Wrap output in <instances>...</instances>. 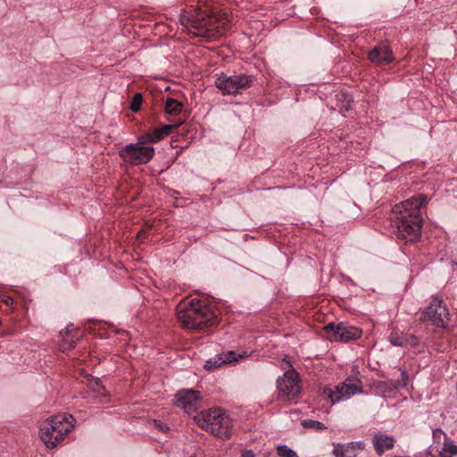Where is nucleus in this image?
Wrapping results in <instances>:
<instances>
[{
	"instance_id": "nucleus-23",
	"label": "nucleus",
	"mask_w": 457,
	"mask_h": 457,
	"mask_svg": "<svg viewBox=\"0 0 457 457\" xmlns=\"http://www.w3.org/2000/svg\"><path fill=\"white\" fill-rule=\"evenodd\" d=\"M388 340L395 346H404L408 345V338L401 337L397 333H392L389 336Z\"/></svg>"
},
{
	"instance_id": "nucleus-25",
	"label": "nucleus",
	"mask_w": 457,
	"mask_h": 457,
	"mask_svg": "<svg viewBox=\"0 0 457 457\" xmlns=\"http://www.w3.org/2000/svg\"><path fill=\"white\" fill-rule=\"evenodd\" d=\"M443 450L450 454L449 457H453L457 454V445L449 438L445 439Z\"/></svg>"
},
{
	"instance_id": "nucleus-6",
	"label": "nucleus",
	"mask_w": 457,
	"mask_h": 457,
	"mask_svg": "<svg viewBox=\"0 0 457 457\" xmlns=\"http://www.w3.org/2000/svg\"><path fill=\"white\" fill-rule=\"evenodd\" d=\"M145 143L142 140L135 144H128L119 151V154L125 162L132 165L148 163L154 155V148L144 145Z\"/></svg>"
},
{
	"instance_id": "nucleus-21",
	"label": "nucleus",
	"mask_w": 457,
	"mask_h": 457,
	"mask_svg": "<svg viewBox=\"0 0 457 457\" xmlns=\"http://www.w3.org/2000/svg\"><path fill=\"white\" fill-rule=\"evenodd\" d=\"M182 110V104L172 98H169L165 103V111L170 114H177Z\"/></svg>"
},
{
	"instance_id": "nucleus-12",
	"label": "nucleus",
	"mask_w": 457,
	"mask_h": 457,
	"mask_svg": "<svg viewBox=\"0 0 457 457\" xmlns=\"http://www.w3.org/2000/svg\"><path fill=\"white\" fill-rule=\"evenodd\" d=\"M201 399V394L194 389H183L175 395V404L184 411L190 412L195 411Z\"/></svg>"
},
{
	"instance_id": "nucleus-11",
	"label": "nucleus",
	"mask_w": 457,
	"mask_h": 457,
	"mask_svg": "<svg viewBox=\"0 0 457 457\" xmlns=\"http://www.w3.org/2000/svg\"><path fill=\"white\" fill-rule=\"evenodd\" d=\"M177 314H214L205 300L197 298L184 300L178 305Z\"/></svg>"
},
{
	"instance_id": "nucleus-16",
	"label": "nucleus",
	"mask_w": 457,
	"mask_h": 457,
	"mask_svg": "<svg viewBox=\"0 0 457 457\" xmlns=\"http://www.w3.org/2000/svg\"><path fill=\"white\" fill-rule=\"evenodd\" d=\"M179 124L163 125L160 128L154 129L151 132L145 133L141 136V140L146 143H157L170 135L173 129L179 127Z\"/></svg>"
},
{
	"instance_id": "nucleus-28",
	"label": "nucleus",
	"mask_w": 457,
	"mask_h": 457,
	"mask_svg": "<svg viewBox=\"0 0 457 457\" xmlns=\"http://www.w3.org/2000/svg\"><path fill=\"white\" fill-rule=\"evenodd\" d=\"M154 425L156 428H158L160 431H162V432H167L170 429L168 425L162 423L161 420H154Z\"/></svg>"
},
{
	"instance_id": "nucleus-1",
	"label": "nucleus",
	"mask_w": 457,
	"mask_h": 457,
	"mask_svg": "<svg viewBox=\"0 0 457 457\" xmlns=\"http://www.w3.org/2000/svg\"><path fill=\"white\" fill-rule=\"evenodd\" d=\"M428 202L424 195L412 196L392 209V221L396 228L398 239L414 243L421 236L422 218L420 208Z\"/></svg>"
},
{
	"instance_id": "nucleus-29",
	"label": "nucleus",
	"mask_w": 457,
	"mask_h": 457,
	"mask_svg": "<svg viewBox=\"0 0 457 457\" xmlns=\"http://www.w3.org/2000/svg\"><path fill=\"white\" fill-rule=\"evenodd\" d=\"M337 96H339V95H338ZM340 96L344 97V98H345V100L346 101V104H345L344 107H342V111H343V112H347V111H349V110L351 109V104H350V103H351V97H350V96H347V95H345V94H341V95H340Z\"/></svg>"
},
{
	"instance_id": "nucleus-14",
	"label": "nucleus",
	"mask_w": 457,
	"mask_h": 457,
	"mask_svg": "<svg viewBox=\"0 0 457 457\" xmlns=\"http://www.w3.org/2000/svg\"><path fill=\"white\" fill-rule=\"evenodd\" d=\"M245 355H246L245 352H244L242 353H238L235 351H228L226 353H222L220 354H218L214 357L208 359L205 361L204 368L206 370H214L216 368L222 366L223 364L230 363L232 361H237L238 359H241V358L245 357Z\"/></svg>"
},
{
	"instance_id": "nucleus-22",
	"label": "nucleus",
	"mask_w": 457,
	"mask_h": 457,
	"mask_svg": "<svg viewBox=\"0 0 457 457\" xmlns=\"http://www.w3.org/2000/svg\"><path fill=\"white\" fill-rule=\"evenodd\" d=\"M302 426L306 428H312L315 430H325L327 429V427L318 420H303L301 422Z\"/></svg>"
},
{
	"instance_id": "nucleus-18",
	"label": "nucleus",
	"mask_w": 457,
	"mask_h": 457,
	"mask_svg": "<svg viewBox=\"0 0 457 457\" xmlns=\"http://www.w3.org/2000/svg\"><path fill=\"white\" fill-rule=\"evenodd\" d=\"M422 314H449V309L445 302L439 296H432Z\"/></svg>"
},
{
	"instance_id": "nucleus-20",
	"label": "nucleus",
	"mask_w": 457,
	"mask_h": 457,
	"mask_svg": "<svg viewBox=\"0 0 457 457\" xmlns=\"http://www.w3.org/2000/svg\"><path fill=\"white\" fill-rule=\"evenodd\" d=\"M335 457H356L352 444H337L333 449Z\"/></svg>"
},
{
	"instance_id": "nucleus-4",
	"label": "nucleus",
	"mask_w": 457,
	"mask_h": 457,
	"mask_svg": "<svg viewBox=\"0 0 457 457\" xmlns=\"http://www.w3.org/2000/svg\"><path fill=\"white\" fill-rule=\"evenodd\" d=\"M197 422L203 429L220 438H228L231 436V420L220 409H213L202 413Z\"/></svg>"
},
{
	"instance_id": "nucleus-8",
	"label": "nucleus",
	"mask_w": 457,
	"mask_h": 457,
	"mask_svg": "<svg viewBox=\"0 0 457 457\" xmlns=\"http://www.w3.org/2000/svg\"><path fill=\"white\" fill-rule=\"evenodd\" d=\"M278 398L290 400L296 398L301 393L300 378L295 369L287 370L282 377L277 379Z\"/></svg>"
},
{
	"instance_id": "nucleus-26",
	"label": "nucleus",
	"mask_w": 457,
	"mask_h": 457,
	"mask_svg": "<svg viewBox=\"0 0 457 457\" xmlns=\"http://www.w3.org/2000/svg\"><path fill=\"white\" fill-rule=\"evenodd\" d=\"M142 102H143L142 94L137 93L132 98V101L130 104V110L133 112H137L141 107Z\"/></svg>"
},
{
	"instance_id": "nucleus-2",
	"label": "nucleus",
	"mask_w": 457,
	"mask_h": 457,
	"mask_svg": "<svg viewBox=\"0 0 457 457\" xmlns=\"http://www.w3.org/2000/svg\"><path fill=\"white\" fill-rule=\"evenodd\" d=\"M180 21L190 34L207 39H215L225 35L230 24L227 14L201 9H195L192 13L181 14Z\"/></svg>"
},
{
	"instance_id": "nucleus-30",
	"label": "nucleus",
	"mask_w": 457,
	"mask_h": 457,
	"mask_svg": "<svg viewBox=\"0 0 457 457\" xmlns=\"http://www.w3.org/2000/svg\"><path fill=\"white\" fill-rule=\"evenodd\" d=\"M408 338V344H410L412 346H416L419 344V339L417 337L411 335L406 337Z\"/></svg>"
},
{
	"instance_id": "nucleus-24",
	"label": "nucleus",
	"mask_w": 457,
	"mask_h": 457,
	"mask_svg": "<svg viewBox=\"0 0 457 457\" xmlns=\"http://www.w3.org/2000/svg\"><path fill=\"white\" fill-rule=\"evenodd\" d=\"M279 457H298L297 453L286 445H280L277 447Z\"/></svg>"
},
{
	"instance_id": "nucleus-13",
	"label": "nucleus",
	"mask_w": 457,
	"mask_h": 457,
	"mask_svg": "<svg viewBox=\"0 0 457 457\" xmlns=\"http://www.w3.org/2000/svg\"><path fill=\"white\" fill-rule=\"evenodd\" d=\"M369 59L376 64H386L395 58L388 44L380 42L369 52Z\"/></svg>"
},
{
	"instance_id": "nucleus-15",
	"label": "nucleus",
	"mask_w": 457,
	"mask_h": 457,
	"mask_svg": "<svg viewBox=\"0 0 457 457\" xmlns=\"http://www.w3.org/2000/svg\"><path fill=\"white\" fill-rule=\"evenodd\" d=\"M372 444L375 452L382 455L386 451L392 449L395 445V438L383 432H376L372 436Z\"/></svg>"
},
{
	"instance_id": "nucleus-27",
	"label": "nucleus",
	"mask_w": 457,
	"mask_h": 457,
	"mask_svg": "<svg viewBox=\"0 0 457 457\" xmlns=\"http://www.w3.org/2000/svg\"><path fill=\"white\" fill-rule=\"evenodd\" d=\"M349 444H352L355 456H357L359 451H362L365 448V444L362 441L349 442Z\"/></svg>"
},
{
	"instance_id": "nucleus-31",
	"label": "nucleus",
	"mask_w": 457,
	"mask_h": 457,
	"mask_svg": "<svg viewBox=\"0 0 457 457\" xmlns=\"http://www.w3.org/2000/svg\"><path fill=\"white\" fill-rule=\"evenodd\" d=\"M242 457H255V453L253 450H244L242 452Z\"/></svg>"
},
{
	"instance_id": "nucleus-17",
	"label": "nucleus",
	"mask_w": 457,
	"mask_h": 457,
	"mask_svg": "<svg viewBox=\"0 0 457 457\" xmlns=\"http://www.w3.org/2000/svg\"><path fill=\"white\" fill-rule=\"evenodd\" d=\"M72 331H77V328L72 324L68 325L63 330L60 331L62 337L60 347L63 352L72 349L77 344L79 335H71ZM76 333L78 334V332Z\"/></svg>"
},
{
	"instance_id": "nucleus-3",
	"label": "nucleus",
	"mask_w": 457,
	"mask_h": 457,
	"mask_svg": "<svg viewBox=\"0 0 457 457\" xmlns=\"http://www.w3.org/2000/svg\"><path fill=\"white\" fill-rule=\"evenodd\" d=\"M75 420L67 413L48 418L40 427V438L49 449L54 448L74 427Z\"/></svg>"
},
{
	"instance_id": "nucleus-9",
	"label": "nucleus",
	"mask_w": 457,
	"mask_h": 457,
	"mask_svg": "<svg viewBox=\"0 0 457 457\" xmlns=\"http://www.w3.org/2000/svg\"><path fill=\"white\" fill-rule=\"evenodd\" d=\"M327 333H331L330 339L338 342H349L351 340H355L361 336V330L340 322L338 324H335L334 322L328 323L324 328Z\"/></svg>"
},
{
	"instance_id": "nucleus-19",
	"label": "nucleus",
	"mask_w": 457,
	"mask_h": 457,
	"mask_svg": "<svg viewBox=\"0 0 457 457\" xmlns=\"http://www.w3.org/2000/svg\"><path fill=\"white\" fill-rule=\"evenodd\" d=\"M422 322L435 326L436 328H447L449 323V316H422Z\"/></svg>"
},
{
	"instance_id": "nucleus-10",
	"label": "nucleus",
	"mask_w": 457,
	"mask_h": 457,
	"mask_svg": "<svg viewBox=\"0 0 457 457\" xmlns=\"http://www.w3.org/2000/svg\"><path fill=\"white\" fill-rule=\"evenodd\" d=\"M181 325L189 330L204 331L218 323L219 316H178Z\"/></svg>"
},
{
	"instance_id": "nucleus-7",
	"label": "nucleus",
	"mask_w": 457,
	"mask_h": 457,
	"mask_svg": "<svg viewBox=\"0 0 457 457\" xmlns=\"http://www.w3.org/2000/svg\"><path fill=\"white\" fill-rule=\"evenodd\" d=\"M361 392L362 383L361 380L347 378L344 383L337 386L335 389L328 386L323 387L320 395L326 397L332 404H335Z\"/></svg>"
},
{
	"instance_id": "nucleus-32",
	"label": "nucleus",
	"mask_w": 457,
	"mask_h": 457,
	"mask_svg": "<svg viewBox=\"0 0 457 457\" xmlns=\"http://www.w3.org/2000/svg\"><path fill=\"white\" fill-rule=\"evenodd\" d=\"M3 298V301L7 304V305H10V304H12L13 303V300L12 297L10 296H7V295H3L2 296Z\"/></svg>"
},
{
	"instance_id": "nucleus-33",
	"label": "nucleus",
	"mask_w": 457,
	"mask_h": 457,
	"mask_svg": "<svg viewBox=\"0 0 457 457\" xmlns=\"http://www.w3.org/2000/svg\"><path fill=\"white\" fill-rule=\"evenodd\" d=\"M138 236H139V237H143V236L145 237V232H144V231H142V232L138 233Z\"/></svg>"
},
{
	"instance_id": "nucleus-5",
	"label": "nucleus",
	"mask_w": 457,
	"mask_h": 457,
	"mask_svg": "<svg viewBox=\"0 0 457 457\" xmlns=\"http://www.w3.org/2000/svg\"><path fill=\"white\" fill-rule=\"evenodd\" d=\"M253 77L245 74L227 76L220 74L216 78L215 85L223 95L236 96L251 87Z\"/></svg>"
}]
</instances>
